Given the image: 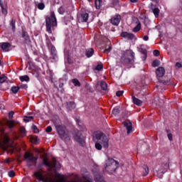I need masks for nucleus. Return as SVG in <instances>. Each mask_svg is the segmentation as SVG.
Masks as SVG:
<instances>
[{
  "label": "nucleus",
  "instance_id": "nucleus-47",
  "mask_svg": "<svg viewBox=\"0 0 182 182\" xmlns=\"http://www.w3.org/2000/svg\"><path fill=\"white\" fill-rule=\"evenodd\" d=\"M153 53L155 56H159V55H160V51H159L158 50H154Z\"/></svg>",
  "mask_w": 182,
  "mask_h": 182
},
{
  "label": "nucleus",
  "instance_id": "nucleus-56",
  "mask_svg": "<svg viewBox=\"0 0 182 182\" xmlns=\"http://www.w3.org/2000/svg\"><path fill=\"white\" fill-rule=\"evenodd\" d=\"M23 87H26V89H27L28 88V85H23Z\"/></svg>",
  "mask_w": 182,
  "mask_h": 182
},
{
  "label": "nucleus",
  "instance_id": "nucleus-45",
  "mask_svg": "<svg viewBox=\"0 0 182 182\" xmlns=\"http://www.w3.org/2000/svg\"><path fill=\"white\" fill-rule=\"evenodd\" d=\"M14 114H15V112L11 111V112L9 113V119H13V118H14Z\"/></svg>",
  "mask_w": 182,
  "mask_h": 182
},
{
  "label": "nucleus",
  "instance_id": "nucleus-58",
  "mask_svg": "<svg viewBox=\"0 0 182 182\" xmlns=\"http://www.w3.org/2000/svg\"><path fill=\"white\" fill-rule=\"evenodd\" d=\"M90 1H92V0H88L89 2H90Z\"/></svg>",
  "mask_w": 182,
  "mask_h": 182
},
{
  "label": "nucleus",
  "instance_id": "nucleus-50",
  "mask_svg": "<svg viewBox=\"0 0 182 182\" xmlns=\"http://www.w3.org/2000/svg\"><path fill=\"white\" fill-rule=\"evenodd\" d=\"M163 85H170V81L167 80V81H164L163 82Z\"/></svg>",
  "mask_w": 182,
  "mask_h": 182
},
{
  "label": "nucleus",
  "instance_id": "nucleus-13",
  "mask_svg": "<svg viewBox=\"0 0 182 182\" xmlns=\"http://www.w3.org/2000/svg\"><path fill=\"white\" fill-rule=\"evenodd\" d=\"M0 48L4 52H9V48H11V43H0Z\"/></svg>",
  "mask_w": 182,
  "mask_h": 182
},
{
  "label": "nucleus",
  "instance_id": "nucleus-59",
  "mask_svg": "<svg viewBox=\"0 0 182 182\" xmlns=\"http://www.w3.org/2000/svg\"><path fill=\"white\" fill-rule=\"evenodd\" d=\"M0 182H2V181H0Z\"/></svg>",
  "mask_w": 182,
  "mask_h": 182
},
{
  "label": "nucleus",
  "instance_id": "nucleus-10",
  "mask_svg": "<svg viewBox=\"0 0 182 182\" xmlns=\"http://www.w3.org/2000/svg\"><path fill=\"white\" fill-rule=\"evenodd\" d=\"M0 6L1 8V13L4 16H6V15H8V5L6 2L0 0Z\"/></svg>",
  "mask_w": 182,
  "mask_h": 182
},
{
  "label": "nucleus",
  "instance_id": "nucleus-14",
  "mask_svg": "<svg viewBox=\"0 0 182 182\" xmlns=\"http://www.w3.org/2000/svg\"><path fill=\"white\" fill-rule=\"evenodd\" d=\"M164 73H166V70H164V68L159 67L156 70V75L158 77H163L164 76Z\"/></svg>",
  "mask_w": 182,
  "mask_h": 182
},
{
  "label": "nucleus",
  "instance_id": "nucleus-7",
  "mask_svg": "<svg viewBox=\"0 0 182 182\" xmlns=\"http://www.w3.org/2000/svg\"><path fill=\"white\" fill-rule=\"evenodd\" d=\"M168 170V164H163L161 166H159L156 168L155 171L156 172V176L159 178H161L163 177V175L166 171Z\"/></svg>",
  "mask_w": 182,
  "mask_h": 182
},
{
  "label": "nucleus",
  "instance_id": "nucleus-1",
  "mask_svg": "<svg viewBox=\"0 0 182 182\" xmlns=\"http://www.w3.org/2000/svg\"><path fill=\"white\" fill-rule=\"evenodd\" d=\"M56 25H58V23L56 21V17L55 16V12L51 11L50 15L46 17V31L48 33V35L46 34V39L47 46H48L49 49L51 50L52 59L54 60L58 59V55L56 54V48L52 45L50 40L53 42L55 41V36H53V34H52V29H53Z\"/></svg>",
  "mask_w": 182,
  "mask_h": 182
},
{
  "label": "nucleus",
  "instance_id": "nucleus-4",
  "mask_svg": "<svg viewBox=\"0 0 182 182\" xmlns=\"http://www.w3.org/2000/svg\"><path fill=\"white\" fill-rule=\"evenodd\" d=\"M55 126L57 132L62 140H64V141H69V140H70V135L69 134V131L66 129V127L57 123L55 124Z\"/></svg>",
  "mask_w": 182,
  "mask_h": 182
},
{
  "label": "nucleus",
  "instance_id": "nucleus-52",
  "mask_svg": "<svg viewBox=\"0 0 182 182\" xmlns=\"http://www.w3.org/2000/svg\"><path fill=\"white\" fill-rule=\"evenodd\" d=\"M113 4H114V5H117V4H119V0H114Z\"/></svg>",
  "mask_w": 182,
  "mask_h": 182
},
{
  "label": "nucleus",
  "instance_id": "nucleus-54",
  "mask_svg": "<svg viewBox=\"0 0 182 182\" xmlns=\"http://www.w3.org/2000/svg\"><path fill=\"white\" fill-rule=\"evenodd\" d=\"M176 66H178V68H180L181 66V64H180V63H176Z\"/></svg>",
  "mask_w": 182,
  "mask_h": 182
},
{
  "label": "nucleus",
  "instance_id": "nucleus-49",
  "mask_svg": "<svg viewBox=\"0 0 182 182\" xmlns=\"http://www.w3.org/2000/svg\"><path fill=\"white\" fill-rule=\"evenodd\" d=\"M124 92L123 91H118L117 92L116 95L118 97H119V96H122V95H123Z\"/></svg>",
  "mask_w": 182,
  "mask_h": 182
},
{
  "label": "nucleus",
  "instance_id": "nucleus-40",
  "mask_svg": "<svg viewBox=\"0 0 182 182\" xmlns=\"http://www.w3.org/2000/svg\"><path fill=\"white\" fill-rule=\"evenodd\" d=\"M155 102H159V103H164V100L160 99L159 97L155 98Z\"/></svg>",
  "mask_w": 182,
  "mask_h": 182
},
{
  "label": "nucleus",
  "instance_id": "nucleus-42",
  "mask_svg": "<svg viewBox=\"0 0 182 182\" xmlns=\"http://www.w3.org/2000/svg\"><path fill=\"white\" fill-rule=\"evenodd\" d=\"M112 50V47L109 46L108 48H106L104 50V53H109Z\"/></svg>",
  "mask_w": 182,
  "mask_h": 182
},
{
  "label": "nucleus",
  "instance_id": "nucleus-15",
  "mask_svg": "<svg viewBox=\"0 0 182 182\" xmlns=\"http://www.w3.org/2000/svg\"><path fill=\"white\" fill-rule=\"evenodd\" d=\"M87 19H89V14L87 13H84L79 17L80 22H87Z\"/></svg>",
  "mask_w": 182,
  "mask_h": 182
},
{
  "label": "nucleus",
  "instance_id": "nucleus-17",
  "mask_svg": "<svg viewBox=\"0 0 182 182\" xmlns=\"http://www.w3.org/2000/svg\"><path fill=\"white\" fill-rule=\"evenodd\" d=\"M132 100L134 105H136V106H141V105L143 104L142 100L136 98L134 96H132Z\"/></svg>",
  "mask_w": 182,
  "mask_h": 182
},
{
  "label": "nucleus",
  "instance_id": "nucleus-35",
  "mask_svg": "<svg viewBox=\"0 0 182 182\" xmlns=\"http://www.w3.org/2000/svg\"><path fill=\"white\" fill-rule=\"evenodd\" d=\"M73 83L75 85V86H80V82L77 79L73 80Z\"/></svg>",
  "mask_w": 182,
  "mask_h": 182
},
{
  "label": "nucleus",
  "instance_id": "nucleus-20",
  "mask_svg": "<svg viewBox=\"0 0 182 182\" xmlns=\"http://www.w3.org/2000/svg\"><path fill=\"white\" fill-rule=\"evenodd\" d=\"M93 53H95L93 48H88L86 50V56H87L88 58H92V56H93Z\"/></svg>",
  "mask_w": 182,
  "mask_h": 182
},
{
  "label": "nucleus",
  "instance_id": "nucleus-21",
  "mask_svg": "<svg viewBox=\"0 0 182 182\" xmlns=\"http://www.w3.org/2000/svg\"><path fill=\"white\" fill-rule=\"evenodd\" d=\"M19 134L21 137H25L26 136V129H25V127H21L20 128Z\"/></svg>",
  "mask_w": 182,
  "mask_h": 182
},
{
  "label": "nucleus",
  "instance_id": "nucleus-33",
  "mask_svg": "<svg viewBox=\"0 0 182 182\" xmlns=\"http://www.w3.org/2000/svg\"><path fill=\"white\" fill-rule=\"evenodd\" d=\"M101 0H95V6L97 9H100Z\"/></svg>",
  "mask_w": 182,
  "mask_h": 182
},
{
  "label": "nucleus",
  "instance_id": "nucleus-44",
  "mask_svg": "<svg viewBox=\"0 0 182 182\" xmlns=\"http://www.w3.org/2000/svg\"><path fill=\"white\" fill-rule=\"evenodd\" d=\"M13 139H14V140H18V139H19V135H18V134H16V133H14Z\"/></svg>",
  "mask_w": 182,
  "mask_h": 182
},
{
  "label": "nucleus",
  "instance_id": "nucleus-19",
  "mask_svg": "<svg viewBox=\"0 0 182 182\" xmlns=\"http://www.w3.org/2000/svg\"><path fill=\"white\" fill-rule=\"evenodd\" d=\"M137 25L132 29V32H134L135 33L141 29V23L139 22V20H137Z\"/></svg>",
  "mask_w": 182,
  "mask_h": 182
},
{
  "label": "nucleus",
  "instance_id": "nucleus-3",
  "mask_svg": "<svg viewBox=\"0 0 182 182\" xmlns=\"http://www.w3.org/2000/svg\"><path fill=\"white\" fill-rule=\"evenodd\" d=\"M121 62L124 65H133L134 63V53L132 50L122 52Z\"/></svg>",
  "mask_w": 182,
  "mask_h": 182
},
{
  "label": "nucleus",
  "instance_id": "nucleus-12",
  "mask_svg": "<svg viewBox=\"0 0 182 182\" xmlns=\"http://www.w3.org/2000/svg\"><path fill=\"white\" fill-rule=\"evenodd\" d=\"M121 19L122 17L120 16V15L114 16L111 18V23H112V25H114L115 26H117V25L120 23Z\"/></svg>",
  "mask_w": 182,
  "mask_h": 182
},
{
  "label": "nucleus",
  "instance_id": "nucleus-46",
  "mask_svg": "<svg viewBox=\"0 0 182 182\" xmlns=\"http://www.w3.org/2000/svg\"><path fill=\"white\" fill-rule=\"evenodd\" d=\"M46 132L47 133H50V132H52V127L49 126L46 129Z\"/></svg>",
  "mask_w": 182,
  "mask_h": 182
},
{
  "label": "nucleus",
  "instance_id": "nucleus-55",
  "mask_svg": "<svg viewBox=\"0 0 182 182\" xmlns=\"http://www.w3.org/2000/svg\"><path fill=\"white\" fill-rule=\"evenodd\" d=\"M4 162H6V163H9V159H5V160H4Z\"/></svg>",
  "mask_w": 182,
  "mask_h": 182
},
{
  "label": "nucleus",
  "instance_id": "nucleus-41",
  "mask_svg": "<svg viewBox=\"0 0 182 182\" xmlns=\"http://www.w3.org/2000/svg\"><path fill=\"white\" fill-rule=\"evenodd\" d=\"M102 69H103V65L102 64L97 65L95 68V70H102Z\"/></svg>",
  "mask_w": 182,
  "mask_h": 182
},
{
  "label": "nucleus",
  "instance_id": "nucleus-51",
  "mask_svg": "<svg viewBox=\"0 0 182 182\" xmlns=\"http://www.w3.org/2000/svg\"><path fill=\"white\" fill-rule=\"evenodd\" d=\"M143 39H144V41H149V36H144V38H143Z\"/></svg>",
  "mask_w": 182,
  "mask_h": 182
},
{
  "label": "nucleus",
  "instance_id": "nucleus-6",
  "mask_svg": "<svg viewBox=\"0 0 182 182\" xmlns=\"http://www.w3.org/2000/svg\"><path fill=\"white\" fill-rule=\"evenodd\" d=\"M43 163L44 166L50 167V168H55V170L60 168V164H59L56 159H53L52 162H48V158H44L43 159Z\"/></svg>",
  "mask_w": 182,
  "mask_h": 182
},
{
  "label": "nucleus",
  "instance_id": "nucleus-11",
  "mask_svg": "<svg viewBox=\"0 0 182 182\" xmlns=\"http://www.w3.org/2000/svg\"><path fill=\"white\" fill-rule=\"evenodd\" d=\"M124 127H126L127 130V134H130L132 132H133V126L132 125V122L130 121H126L123 122Z\"/></svg>",
  "mask_w": 182,
  "mask_h": 182
},
{
  "label": "nucleus",
  "instance_id": "nucleus-25",
  "mask_svg": "<svg viewBox=\"0 0 182 182\" xmlns=\"http://www.w3.org/2000/svg\"><path fill=\"white\" fill-rule=\"evenodd\" d=\"M23 38L25 39L26 43H29L30 40H29V36L28 35V33H23Z\"/></svg>",
  "mask_w": 182,
  "mask_h": 182
},
{
  "label": "nucleus",
  "instance_id": "nucleus-37",
  "mask_svg": "<svg viewBox=\"0 0 182 182\" xmlns=\"http://www.w3.org/2000/svg\"><path fill=\"white\" fill-rule=\"evenodd\" d=\"M139 52H141V53H142L143 55H144L145 58L147 57V51L146 50V49L141 48V49L139 50Z\"/></svg>",
  "mask_w": 182,
  "mask_h": 182
},
{
  "label": "nucleus",
  "instance_id": "nucleus-34",
  "mask_svg": "<svg viewBox=\"0 0 182 182\" xmlns=\"http://www.w3.org/2000/svg\"><path fill=\"white\" fill-rule=\"evenodd\" d=\"M38 9H41V11L45 9V4L43 3H39L38 4Z\"/></svg>",
  "mask_w": 182,
  "mask_h": 182
},
{
  "label": "nucleus",
  "instance_id": "nucleus-2",
  "mask_svg": "<svg viewBox=\"0 0 182 182\" xmlns=\"http://www.w3.org/2000/svg\"><path fill=\"white\" fill-rule=\"evenodd\" d=\"M93 141L95 142V149L97 150H102L104 149H109V138L103 133L97 132L93 134Z\"/></svg>",
  "mask_w": 182,
  "mask_h": 182
},
{
  "label": "nucleus",
  "instance_id": "nucleus-8",
  "mask_svg": "<svg viewBox=\"0 0 182 182\" xmlns=\"http://www.w3.org/2000/svg\"><path fill=\"white\" fill-rule=\"evenodd\" d=\"M73 139L75 140V141H77V143L80 144L81 146H85V138L83 135H82V133H80V131L74 132Z\"/></svg>",
  "mask_w": 182,
  "mask_h": 182
},
{
  "label": "nucleus",
  "instance_id": "nucleus-29",
  "mask_svg": "<svg viewBox=\"0 0 182 182\" xmlns=\"http://www.w3.org/2000/svg\"><path fill=\"white\" fill-rule=\"evenodd\" d=\"M100 86L102 89V90H107V84L103 81L100 82Z\"/></svg>",
  "mask_w": 182,
  "mask_h": 182
},
{
  "label": "nucleus",
  "instance_id": "nucleus-53",
  "mask_svg": "<svg viewBox=\"0 0 182 182\" xmlns=\"http://www.w3.org/2000/svg\"><path fill=\"white\" fill-rule=\"evenodd\" d=\"M132 4H136L139 0H130Z\"/></svg>",
  "mask_w": 182,
  "mask_h": 182
},
{
  "label": "nucleus",
  "instance_id": "nucleus-18",
  "mask_svg": "<svg viewBox=\"0 0 182 182\" xmlns=\"http://www.w3.org/2000/svg\"><path fill=\"white\" fill-rule=\"evenodd\" d=\"M75 107L76 104H75V102H69L67 103V109H68V110H73V109H75Z\"/></svg>",
  "mask_w": 182,
  "mask_h": 182
},
{
  "label": "nucleus",
  "instance_id": "nucleus-31",
  "mask_svg": "<svg viewBox=\"0 0 182 182\" xmlns=\"http://www.w3.org/2000/svg\"><path fill=\"white\" fill-rule=\"evenodd\" d=\"M6 76L2 75L1 76H0V83H5V82H6Z\"/></svg>",
  "mask_w": 182,
  "mask_h": 182
},
{
  "label": "nucleus",
  "instance_id": "nucleus-36",
  "mask_svg": "<svg viewBox=\"0 0 182 182\" xmlns=\"http://www.w3.org/2000/svg\"><path fill=\"white\" fill-rule=\"evenodd\" d=\"M15 23H16V21H15L14 19H12L11 22L12 31H15Z\"/></svg>",
  "mask_w": 182,
  "mask_h": 182
},
{
  "label": "nucleus",
  "instance_id": "nucleus-43",
  "mask_svg": "<svg viewBox=\"0 0 182 182\" xmlns=\"http://www.w3.org/2000/svg\"><path fill=\"white\" fill-rule=\"evenodd\" d=\"M8 174L10 177H15V171H9Z\"/></svg>",
  "mask_w": 182,
  "mask_h": 182
},
{
  "label": "nucleus",
  "instance_id": "nucleus-48",
  "mask_svg": "<svg viewBox=\"0 0 182 182\" xmlns=\"http://www.w3.org/2000/svg\"><path fill=\"white\" fill-rule=\"evenodd\" d=\"M168 139L170 140V141H173V134H168Z\"/></svg>",
  "mask_w": 182,
  "mask_h": 182
},
{
  "label": "nucleus",
  "instance_id": "nucleus-24",
  "mask_svg": "<svg viewBox=\"0 0 182 182\" xmlns=\"http://www.w3.org/2000/svg\"><path fill=\"white\" fill-rule=\"evenodd\" d=\"M6 125L9 127V129H12L15 126V122L11 120H8L6 122Z\"/></svg>",
  "mask_w": 182,
  "mask_h": 182
},
{
  "label": "nucleus",
  "instance_id": "nucleus-28",
  "mask_svg": "<svg viewBox=\"0 0 182 182\" xmlns=\"http://www.w3.org/2000/svg\"><path fill=\"white\" fill-rule=\"evenodd\" d=\"M153 68H157V66H160V60H155L152 63Z\"/></svg>",
  "mask_w": 182,
  "mask_h": 182
},
{
  "label": "nucleus",
  "instance_id": "nucleus-57",
  "mask_svg": "<svg viewBox=\"0 0 182 182\" xmlns=\"http://www.w3.org/2000/svg\"><path fill=\"white\" fill-rule=\"evenodd\" d=\"M62 86H63V84L60 85V87H62Z\"/></svg>",
  "mask_w": 182,
  "mask_h": 182
},
{
  "label": "nucleus",
  "instance_id": "nucleus-32",
  "mask_svg": "<svg viewBox=\"0 0 182 182\" xmlns=\"http://www.w3.org/2000/svg\"><path fill=\"white\" fill-rule=\"evenodd\" d=\"M11 92H13L15 95L19 92V87H11Z\"/></svg>",
  "mask_w": 182,
  "mask_h": 182
},
{
  "label": "nucleus",
  "instance_id": "nucleus-16",
  "mask_svg": "<svg viewBox=\"0 0 182 182\" xmlns=\"http://www.w3.org/2000/svg\"><path fill=\"white\" fill-rule=\"evenodd\" d=\"M121 36L122 38H127V39H133V38H134V35L133 33L127 32H122L121 33Z\"/></svg>",
  "mask_w": 182,
  "mask_h": 182
},
{
  "label": "nucleus",
  "instance_id": "nucleus-39",
  "mask_svg": "<svg viewBox=\"0 0 182 182\" xmlns=\"http://www.w3.org/2000/svg\"><path fill=\"white\" fill-rule=\"evenodd\" d=\"M58 12L60 15H63V14H65V9L63 7H60L58 9Z\"/></svg>",
  "mask_w": 182,
  "mask_h": 182
},
{
  "label": "nucleus",
  "instance_id": "nucleus-27",
  "mask_svg": "<svg viewBox=\"0 0 182 182\" xmlns=\"http://www.w3.org/2000/svg\"><path fill=\"white\" fill-rule=\"evenodd\" d=\"M112 113L113 114H114V116H117V114L120 113V109H119V107H116L113 109Z\"/></svg>",
  "mask_w": 182,
  "mask_h": 182
},
{
  "label": "nucleus",
  "instance_id": "nucleus-30",
  "mask_svg": "<svg viewBox=\"0 0 182 182\" xmlns=\"http://www.w3.org/2000/svg\"><path fill=\"white\" fill-rule=\"evenodd\" d=\"M143 169H144V171H145V173H144L143 176H144V177H145V176H147V174H149V166L144 165V166H143Z\"/></svg>",
  "mask_w": 182,
  "mask_h": 182
},
{
  "label": "nucleus",
  "instance_id": "nucleus-9",
  "mask_svg": "<svg viewBox=\"0 0 182 182\" xmlns=\"http://www.w3.org/2000/svg\"><path fill=\"white\" fill-rule=\"evenodd\" d=\"M24 159L27 163H33L34 164H36V161L38 160V158L35 157L33 154L28 152H26Z\"/></svg>",
  "mask_w": 182,
  "mask_h": 182
},
{
  "label": "nucleus",
  "instance_id": "nucleus-23",
  "mask_svg": "<svg viewBox=\"0 0 182 182\" xmlns=\"http://www.w3.org/2000/svg\"><path fill=\"white\" fill-rule=\"evenodd\" d=\"M32 120H33V117L32 116H26L23 119V121L26 122V123H29V122H32Z\"/></svg>",
  "mask_w": 182,
  "mask_h": 182
},
{
  "label": "nucleus",
  "instance_id": "nucleus-26",
  "mask_svg": "<svg viewBox=\"0 0 182 182\" xmlns=\"http://www.w3.org/2000/svg\"><path fill=\"white\" fill-rule=\"evenodd\" d=\"M21 82H29V77L28 75H23L20 77Z\"/></svg>",
  "mask_w": 182,
  "mask_h": 182
},
{
  "label": "nucleus",
  "instance_id": "nucleus-22",
  "mask_svg": "<svg viewBox=\"0 0 182 182\" xmlns=\"http://www.w3.org/2000/svg\"><path fill=\"white\" fill-rule=\"evenodd\" d=\"M152 12L154 14L156 18H159V15L160 14V9L157 7L152 9Z\"/></svg>",
  "mask_w": 182,
  "mask_h": 182
},
{
  "label": "nucleus",
  "instance_id": "nucleus-38",
  "mask_svg": "<svg viewBox=\"0 0 182 182\" xmlns=\"http://www.w3.org/2000/svg\"><path fill=\"white\" fill-rule=\"evenodd\" d=\"M32 130H33L34 133H39V129H38V127L36 125H33L31 127Z\"/></svg>",
  "mask_w": 182,
  "mask_h": 182
},
{
  "label": "nucleus",
  "instance_id": "nucleus-5",
  "mask_svg": "<svg viewBox=\"0 0 182 182\" xmlns=\"http://www.w3.org/2000/svg\"><path fill=\"white\" fill-rule=\"evenodd\" d=\"M116 168H117V161L113 159H108L105 162V170L108 173H113L116 171Z\"/></svg>",
  "mask_w": 182,
  "mask_h": 182
}]
</instances>
